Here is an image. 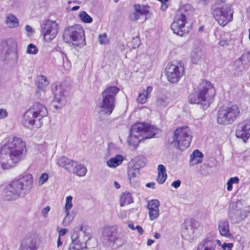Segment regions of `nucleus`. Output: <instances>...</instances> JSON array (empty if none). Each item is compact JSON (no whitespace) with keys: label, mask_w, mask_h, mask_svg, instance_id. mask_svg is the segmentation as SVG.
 <instances>
[{"label":"nucleus","mask_w":250,"mask_h":250,"mask_svg":"<svg viewBox=\"0 0 250 250\" xmlns=\"http://www.w3.org/2000/svg\"><path fill=\"white\" fill-rule=\"evenodd\" d=\"M120 217H121L122 219L125 218L126 217V213L125 211H121L120 214H119Z\"/></svg>","instance_id":"680f3d73"},{"label":"nucleus","mask_w":250,"mask_h":250,"mask_svg":"<svg viewBox=\"0 0 250 250\" xmlns=\"http://www.w3.org/2000/svg\"><path fill=\"white\" fill-rule=\"evenodd\" d=\"M73 197L71 195L67 196L65 198V205L64 207V211H70L73 208L72 203Z\"/></svg>","instance_id":"37998d69"},{"label":"nucleus","mask_w":250,"mask_h":250,"mask_svg":"<svg viewBox=\"0 0 250 250\" xmlns=\"http://www.w3.org/2000/svg\"><path fill=\"white\" fill-rule=\"evenodd\" d=\"M65 216L62 221V225L64 226H68L72 221V218L70 215V211H64Z\"/></svg>","instance_id":"49530a36"},{"label":"nucleus","mask_w":250,"mask_h":250,"mask_svg":"<svg viewBox=\"0 0 250 250\" xmlns=\"http://www.w3.org/2000/svg\"><path fill=\"white\" fill-rule=\"evenodd\" d=\"M8 112L6 109H0V120L6 118L8 116Z\"/></svg>","instance_id":"5fc2aeb1"},{"label":"nucleus","mask_w":250,"mask_h":250,"mask_svg":"<svg viewBox=\"0 0 250 250\" xmlns=\"http://www.w3.org/2000/svg\"><path fill=\"white\" fill-rule=\"evenodd\" d=\"M69 159L63 156L59 157L57 161V164L62 167H65Z\"/></svg>","instance_id":"8fccbe9b"},{"label":"nucleus","mask_w":250,"mask_h":250,"mask_svg":"<svg viewBox=\"0 0 250 250\" xmlns=\"http://www.w3.org/2000/svg\"><path fill=\"white\" fill-rule=\"evenodd\" d=\"M250 62V54L248 53H244L235 62V65L241 71L244 69L245 65Z\"/></svg>","instance_id":"7c9ffc66"},{"label":"nucleus","mask_w":250,"mask_h":250,"mask_svg":"<svg viewBox=\"0 0 250 250\" xmlns=\"http://www.w3.org/2000/svg\"><path fill=\"white\" fill-rule=\"evenodd\" d=\"M240 114V108L237 105H224L218 111L217 123L224 125L231 124L239 117Z\"/></svg>","instance_id":"0eeeda50"},{"label":"nucleus","mask_w":250,"mask_h":250,"mask_svg":"<svg viewBox=\"0 0 250 250\" xmlns=\"http://www.w3.org/2000/svg\"><path fill=\"white\" fill-rule=\"evenodd\" d=\"M192 139V132L189 128L182 126L175 130L171 145L178 149L184 150L189 146Z\"/></svg>","instance_id":"39448f33"},{"label":"nucleus","mask_w":250,"mask_h":250,"mask_svg":"<svg viewBox=\"0 0 250 250\" xmlns=\"http://www.w3.org/2000/svg\"><path fill=\"white\" fill-rule=\"evenodd\" d=\"M202 227L200 224L192 219L186 220L183 225L182 235L187 240H192L201 234Z\"/></svg>","instance_id":"9d476101"},{"label":"nucleus","mask_w":250,"mask_h":250,"mask_svg":"<svg viewBox=\"0 0 250 250\" xmlns=\"http://www.w3.org/2000/svg\"><path fill=\"white\" fill-rule=\"evenodd\" d=\"M136 229H137L138 233L140 234V235H142L143 232H144V230L143 229V228L139 226H137L136 227Z\"/></svg>","instance_id":"052dcab7"},{"label":"nucleus","mask_w":250,"mask_h":250,"mask_svg":"<svg viewBox=\"0 0 250 250\" xmlns=\"http://www.w3.org/2000/svg\"><path fill=\"white\" fill-rule=\"evenodd\" d=\"M115 101L102 97V101L100 105V111L108 115L111 114L115 108Z\"/></svg>","instance_id":"5701e85b"},{"label":"nucleus","mask_w":250,"mask_h":250,"mask_svg":"<svg viewBox=\"0 0 250 250\" xmlns=\"http://www.w3.org/2000/svg\"><path fill=\"white\" fill-rule=\"evenodd\" d=\"M128 227L129 229H131L132 230H135L136 229V228H135L134 225L133 224H131V223L129 224L128 225Z\"/></svg>","instance_id":"338daca9"},{"label":"nucleus","mask_w":250,"mask_h":250,"mask_svg":"<svg viewBox=\"0 0 250 250\" xmlns=\"http://www.w3.org/2000/svg\"><path fill=\"white\" fill-rule=\"evenodd\" d=\"M132 42L135 43L133 46V48H134L138 47L140 44V41L138 38H134L132 39Z\"/></svg>","instance_id":"4d7b16f0"},{"label":"nucleus","mask_w":250,"mask_h":250,"mask_svg":"<svg viewBox=\"0 0 250 250\" xmlns=\"http://www.w3.org/2000/svg\"><path fill=\"white\" fill-rule=\"evenodd\" d=\"M2 43H6L8 46V49L3 55V60L10 64H17L19 55L17 41L10 39L3 42Z\"/></svg>","instance_id":"f8f14e48"},{"label":"nucleus","mask_w":250,"mask_h":250,"mask_svg":"<svg viewBox=\"0 0 250 250\" xmlns=\"http://www.w3.org/2000/svg\"><path fill=\"white\" fill-rule=\"evenodd\" d=\"M48 178L49 175L47 173H42L39 177L38 182V185L39 186L43 185L48 181Z\"/></svg>","instance_id":"a18cd8bd"},{"label":"nucleus","mask_w":250,"mask_h":250,"mask_svg":"<svg viewBox=\"0 0 250 250\" xmlns=\"http://www.w3.org/2000/svg\"><path fill=\"white\" fill-rule=\"evenodd\" d=\"M165 70L167 80L171 83L178 82L184 72L183 65L176 62L169 63L167 65Z\"/></svg>","instance_id":"9b49d317"},{"label":"nucleus","mask_w":250,"mask_h":250,"mask_svg":"<svg viewBox=\"0 0 250 250\" xmlns=\"http://www.w3.org/2000/svg\"><path fill=\"white\" fill-rule=\"evenodd\" d=\"M124 160V157L120 154L110 158L106 162V165L110 168H116L121 165Z\"/></svg>","instance_id":"473e14b6"},{"label":"nucleus","mask_w":250,"mask_h":250,"mask_svg":"<svg viewBox=\"0 0 250 250\" xmlns=\"http://www.w3.org/2000/svg\"><path fill=\"white\" fill-rule=\"evenodd\" d=\"M68 232V229H62L60 230L59 231V236L61 237V236H64L67 232Z\"/></svg>","instance_id":"13d9d810"},{"label":"nucleus","mask_w":250,"mask_h":250,"mask_svg":"<svg viewBox=\"0 0 250 250\" xmlns=\"http://www.w3.org/2000/svg\"><path fill=\"white\" fill-rule=\"evenodd\" d=\"M114 185L115 186V187L117 188V189H119L120 188V185H119V184L118 183H117V182H114Z\"/></svg>","instance_id":"774afa93"},{"label":"nucleus","mask_w":250,"mask_h":250,"mask_svg":"<svg viewBox=\"0 0 250 250\" xmlns=\"http://www.w3.org/2000/svg\"><path fill=\"white\" fill-rule=\"evenodd\" d=\"M215 90L212 83L207 81L201 82L194 92L190 94L189 102L192 104H201L208 107L213 102Z\"/></svg>","instance_id":"7ed1b4c3"},{"label":"nucleus","mask_w":250,"mask_h":250,"mask_svg":"<svg viewBox=\"0 0 250 250\" xmlns=\"http://www.w3.org/2000/svg\"><path fill=\"white\" fill-rule=\"evenodd\" d=\"M240 180L238 177H234L230 178L227 183V189L229 191L232 190V185L237 184L239 183Z\"/></svg>","instance_id":"c03bdc74"},{"label":"nucleus","mask_w":250,"mask_h":250,"mask_svg":"<svg viewBox=\"0 0 250 250\" xmlns=\"http://www.w3.org/2000/svg\"><path fill=\"white\" fill-rule=\"evenodd\" d=\"M33 185L32 175L24 174L15 179L5 187L2 196L7 201H14L19 197H24L31 191Z\"/></svg>","instance_id":"f257e3e1"},{"label":"nucleus","mask_w":250,"mask_h":250,"mask_svg":"<svg viewBox=\"0 0 250 250\" xmlns=\"http://www.w3.org/2000/svg\"><path fill=\"white\" fill-rule=\"evenodd\" d=\"M219 246L222 247L223 250H231L233 245L232 243H224L223 244L221 243V245Z\"/></svg>","instance_id":"864d4df0"},{"label":"nucleus","mask_w":250,"mask_h":250,"mask_svg":"<svg viewBox=\"0 0 250 250\" xmlns=\"http://www.w3.org/2000/svg\"><path fill=\"white\" fill-rule=\"evenodd\" d=\"M79 17L81 21L85 23H91L93 19L85 11H81L79 14Z\"/></svg>","instance_id":"a19ab883"},{"label":"nucleus","mask_w":250,"mask_h":250,"mask_svg":"<svg viewBox=\"0 0 250 250\" xmlns=\"http://www.w3.org/2000/svg\"><path fill=\"white\" fill-rule=\"evenodd\" d=\"M218 229L220 234L226 237H229L231 235L229 230V222L226 220H221L218 225Z\"/></svg>","instance_id":"72a5a7b5"},{"label":"nucleus","mask_w":250,"mask_h":250,"mask_svg":"<svg viewBox=\"0 0 250 250\" xmlns=\"http://www.w3.org/2000/svg\"><path fill=\"white\" fill-rule=\"evenodd\" d=\"M159 132L158 128L147 123H136L131 128L128 144L135 149L142 140L154 137Z\"/></svg>","instance_id":"f03ea898"},{"label":"nucleus","mask_w":250,"mask_h":250,"mask_svg":"<svg viewBox=\"0 0 250 250\" xmlns=\"http://www.w3.org/2000/svg\"><path fill=\"white\" fill-rule=\"evenodd\" d=\"M53 103L56 108H60L64 105L67 102L68 92L66 87L63 84L56 85L53 88Z\"/></svg>","instance_id":"dca6fc26"},{"label":"nucleus","mask_w":250,"mask_h":250,"mask_svg":"<svg viewBox=\"0 0 250 250\" xmlns=\"http://www.w3.org/2000/svg\"><path fill=\"white\" fill-rule=\"evenodd\" d=\"M47 115L46 107L42 104L34 103L24 113L21 123L25 127L31 128L38 121Z\"/></svg>","instance_id":"20e7f679"},{"label":"nucleus","mask_w":250,"mask_h":250,"mask_svg":"<svg viewBox=\"0 0 250 250\" xmlns=\"http://www.w3.org/2000/svg\"><path fill=\"white\" fill-rule=\"evenodd\" d=\"M187 23L186 15L178 12L171 25V30L174 34L182 36L189 32L188 28L186 26Z\"/></svg>","instance_id":"ddd939ff"},{"label":"nucleus","mask_w":250,"mask_h":250,"mask_svg":"<svg viewBox=\"0 0 250 250\" xmlns=\"http://www.w3.org/2000/svg\"><path fill=\"white\" fill-rule=\"evenodd\" d=\"M203 154L198 150H194L190 156V165L195 166L202 162Z\"/></svg>","instance_id":"f704fd0d"},{"label":"nucleus","mask_w":250,"mask_h":250,"mask_svg":"<svg viewBox=\"0 0 250 250\" xmlns=\"http://www.w3.org/2000/svg\"><path fill=\"white\" fill-rule=\"evenodd\" d=\"M63 39L65 42L71 43L75 47L82 48L86 45L84 30L79 25L65 29Z\"/></svg>","instance_id":"423d86ee"},{"label":"nucleus","mask_w":250,"mask_h":250,"mask_svg":"<svg viewBox=\"0 0 250 250\" xmlns=\"http://www.w3.org/2000/svg\"><path fill=\"white\" fill-rule=\"evenodd\" d=\"M231 42V37L229 33H225L221 36L219 45L222 46H228Z\"/></svg>","instance_id":"79ce46f5"},{"label":"nucleus","mask_w":250,"mask_h":250,"mask_svg":"<svg viewBox=\"0 0 250 250\" xmlns=\"http://www.w3.org/2000/svg\"><path fill=\"white\" fill-rule=\"evenodd\" d=\"M87 172V169L86 167L83 164H79L77 163L75 166V169L73 173L77 175L82 177L86 175Z\"/></svg>","instance_id":"4c0bfd02"},{"label":"nucleus","mask_w":250,"mask_h":250,"mask_svg":"<svg viewBox=\"0 0 250 250\" xmlns=\"http://www.w3.org/2000/svg\"><path fill=\"white\" fill-rule=\"evenodd\" d=\"M169 103V99L165 96H162L157 98L156 106L159 108H163L167 107Z\"/></svg>","instance_id":"58836bf2"},{"label":"nucleus","mask_w":250,"mask_h":250,"mask_svg":"<svg viewBox=\"0 0 250 250\" xmlns=\"http://www.w3.org/2000/svg\"><path fill=\"white\" fill-rule=\"evenodd\" d=\"M48 83L49 82L46 77L41 75L38 77L37 86L38 88L44 90L48 86Z\"/></svg>","instance_id":"e433bc0d"},{"label":"nucleus","mask_w":250,"mask_h":250,"mask_svg":"<svg viewBox=\"0 0 250 250\" xmlns=\"http://www.w3.org/2000/svg\"><path fill=\"white\" fill-rule=\"evenodd\" d=\"M158 176L157 181L160 184H163L167 178L166 168L163 165H159L157 168Z\"/></svg>","instance_id":"c9c22d12"},{"label":"nucleus","mask_w":250,"mask_h":250,"mask_svg":"<svg viewBox=\"0 0 250 250\" xmlns=\"http://www.w3.org/2000/svg\"><path fill=\"white\" fill-rule=\"evenodd\" d=\"M62 245V242L61 240V237H58L57 240V247H59Z\"/></svg>","instance_id":"69168bd1"},{"label":"nucleus","mask_w":250,"mask_h":250,"mask_svg":"<svg viewBox=\"0 0 250 250\" xmlns=\"http://www.w3.org/2000/svg\"><path fill=\"white\" fill-rule=\"evenodd\" d=\"M39 246V239L34 234L26 236L22 241L20 250H37Z\"/></svg>","instance_id":"6ab92c4d"},{"label":"nucleus","mask_w":250,"mask_h":250,"mask_svg":"<svg viewBox=\"0 0 250 250\" xmlns=\"http://www.w3.org/2000/svg\"><path fill=\"white\" fill-rule=\"evenodd\" d=\"M71 239L68 250H81L86 247L85 244L81 241L79 237L73 235Z\"/></svg>","instance_id":"c756f323"},{"label":"nucleus","mask_w":250,"mask_h":250,"mask_svg":"<svg viewBox=\"0 0 250 250\" xmlns=\"http://www.w3.org/2000/svg\"><path fill=\"white\" fill-rule=\"evenodd\" d=\"M119 91V89L117 86H109L103 92L102 96L115 101V96Z\"/></svg>","instance_id":"2f4dec72"},{"label":"nucleus","mask_w":250,"mask_h":250,"mask_svg":"<svg viewBox=\"0 0 250 250\" xmlns=\"http://www.w3.org/2000/svg\"><path fill=\"white\" fill-rule=\"evenodd\" d=\"M203 56V47L199 43L194 44L190 54L191 61L194 63H197Z\"/></svg>","instance_id":"393cba45"},{"label":"nucleus","mask_w":250,"mask_h":250,"mask_svg":"<svg viewBox=\"0 0 250 250\" xmlns=\"http://www.w3.org/2000/svg\"><path fill=\"white\" fill-rule=\"evenodd\" d=\"M116 229V226H107L103 229L101 232V241L104 245L109 246L113 244L117 246H121L126 241L125 235L122 234L114 235Z\"/></svg>","instance_id":"6e6552de"},{"label":"nucleus","mask_w":250,"mask_h":250,"mask_svg":"<svg viewBox=\"0 0 250 250\" xmlns=\"http://www.w3.org/2000/svg\"><path fill=\"white\" fill-rule=\"evenodd\" d=\"M139 169L134 167H132L128 165L127 169L128 178L130 183L133 186H137L139 181L138 175L139 174Z\"/></svg>","instance_id":"a878e982"},{"label":"nucleus","mask_w":250,"mask_h":250,"mask_svg":"<svg viewBox=\"0 0 250 250\" xmlns=\"http://www.w3.org/2000/svg\"><path fill=\"white\" fill-rule=\"evenodd\" d=\"M50 210V207L49 206H46L42 209V213L44 217L47 216L48 213Z\"/></svg>","instance_id":"6e6d98bb"},{"label":"nucleus","mask_w":250,"mask_h":250,"mask_svg":"<svg viewBox=\"0 0 250 250\" xmlns=\"http://www.w3.org/2000/svg\"><path fill=\"white\" fill-rule=\"evenodd\" d=\"M153 87L151 86H148L146 89H143L139 91L136 101L138 104H145L146 103L147 99L150 97L152 91Z\"/></svg>","instance_id":"cd10ccee"},{"label":"nucleus","mask_w":250,"mask_h":250,"mask_svg":"<svg viewBox=\"0 0 250 250\" xmlns=\"http://www.w3.org/2000/svg\"><path fill=\"white\" fill-rule=\"evenodd\" d=\"M132 202H133V199L131 194L128 192L124 193L120 199V206L123 207Z\"/></svg>","instance_id":"ea45409f"},{"label":"nucleus","mask_w":250,"mask_h":250,"mask_svg":"<svg viewBox=\"0 0 250 250\" xmlns=\"http://www.w3.org/2000/svg\"><path fill=\"white\" fill-rule=\"evenodd\" d=\"M180 185H181V181L179 180H178L177 181H174L173 182H172L171 186L173 188H179L180 187Z\"/></svg>","instance_id":"bf43d9fd"},{"label":"nucleus","mask_w":250,"mask_h":250,"mask_svg":"<svg viewBox=\"0 0 250 250\" xmlns=\"http://www.w3.org/2000/svg\"><path fill=\"white\" fill-rule=\"evenodd\" d=\"M25 30L27 32V35L28 37L31 36L34 33L35 31L33 28L29 25H27L25 27Z\"/></svg>","instance_id":"603ef678"},{"label":"nucleus","mask_w":250,"mask_h":250,"mask_svg":"<svg viewBox=\"0 0 250 250\" xmlns=\"http://www.w3.org/2000/svg\"><path fill=\"white\" fill-rule=\"evenodd\" d=\"M236 136L246 142L250 137V119L240 123L237 127Z\"/></svg>","instance_id":"aec40b11"},{"label":"nucleus","mask_w":250,"mask_h":250,"mask_svg":"<svg viewBox=\"0 0 250 250\" xmlns=\"http://www.w3.org/2000/svg\"><path fill=\"white\" fill-rule=\"evenodd\" d=\"M3 145L8 147V150H10L11 153L17 159L18 156L26 151L25 144L19 138L14 137Z\"/></svg>","instance_id":"f3484780"},{"label":"nucleus","mask_w":250,"mask_h":250,"mask_svg":"<svg viewBox=\"0 0 250 250\" xmlns=\"http://www.w3.org/2000/svg\"><path fill=\"white\" fill-rule=\"evenodd\" d=\"M4 23L10 29L17 28L20 26V21L13 14L9 13L5 16Z\"/></svg>","instance_id":"c85d7f7f"},{"label":"nucleus","mask_w":250,"mask_h":250,"mask_svg":"<svg viewBox=\"0 0 250 250\" xmlns=\"http://www.w3.org/2000/svg\"><path fill=\"white\" fill-rule=\"evenodd\" d=\"M99 41L101 44H105L107 43L108 40L107 35L105 34L100 35L99 36Z\"/></svg>","instance_id":"3c124183"},{"label":"nucleus","mask_w":250,"mask_h":250,"mask_svg":"<svg viewBox=\"0 0 250 250\" xmlns=\"http://www.w3.org/2000/svg\"><path fill=\"white\" fill-rule=\"evenodd\" d=\"M160 203L157 199H152L147 202L149 218L151 221L156 220L160 215Z\"/></svg>","instance_id":"4be33fe9"},{"label":"nucleus","mask_w":250,"mask_h":250,"mask_svg":"<svg viewBox=\"0 0 250 250\" xmlns=\"http://www.w3.org/2000/svg\"><path fill=\"white\" fill-rule=\"evenodd\" d=\"M135 13L130 16L132 21L137 20L141 15L146 16L149 11V7L147 5L135 4L134 6Z\"/></svg>","instance_id":"b1692460"},{"label":"nucleus","mask_w":250,"mask_h":250,"mask_svg":"<svg viewBox=\"0 0 250 250\" xmlns=\"http://www.w3.org/2000/svg\"><path fill=\"white\" fill-rule=\"evenodd\" d=\"M38 52V49L36 46L32 44H29L27 48L26 53L28 54L35 55Z\"/></svg>","instance_id":"09e8293b"},{"label":"nucleus","mask_w":250,"mask_h":250,"mask_svg":"<svg viewBox=\"0 0 250 250\" xmlns=\"http://www.w3.org/2000/svg\"><path fill=\"white\" fill-rule=\"evenodd\" d=\"M230 208V215H234L239 220L246 218L250 212V206H244L240 201L232 203Z\"/></svg>","instance_id":"a211bd4d"},{"label":"nucleus","mask_w":250,"mask_h":250,"mask_svg":"<svg viewBox=\"0 0 250 250\" xmlns=\"http://www.w3.org/2000/svg\"><path fill=\"white\" fill-rule=\"evenodd\" d=\"M217 244L221 245L220 240L211 237H207L199 243L197 250H215Z\"/></svg>","instance_id":"412c9836"},{"label":"nucleus","mask_w":250,"mask_h":250,"mask_svg":"<svg viewBox=\"0 0 250 250\" xmlns=\"http://www.w3.org/2000/svg\"><path fill=\"white\" fill-rule=\"evenodd\" d=\"M77 163L70 159L68 161L67 165H66L64 168L70 172L73 173L75 169V166Z\"/></svg>","instance_id":"de8ad7c7"},{"label":"nucleus","mask_w":250,"mask_h":250,"mask_svg":"<svg viewBox=\"0 0 250 250\" xmlns=\"http://www.w3.org/2000/svg\"><path fill=\"white\" fill-rule=\"evenodd\" d=\"M154 186H155V183L151 182V183H148L146 185V187L154 188Z\"/></svg>","instance_id":"e2e57ef3"},{"label":"nucleus","mask_w":250,"mask_h":250,"mask_svg":"<svg viewBox=\"0 0 250 250\" xmlns=\"http://www.w3.org/2000/svg\"><path fill=\"white\" fill-rule=\"evenodd\" d=\"M147 163L146 158L143 155H138L133 158L128 163L132 167L140 169L145 167Z\"/></svg>","instance_id":"bb28decb"},{"label":"nucleus","mask_w":250,"mask_h":250,"mask_svg":"<svg viewBox=\"0 0 250 250\" xmlns=\"http://www.w3.org/2000/svg\"><path fill=\"white\" fill-rule=\"evenodd\" d=\"M154 241L153 240L149 239L147 241V245L148 246H151L152 244H153Z\"/></svg>","instance_id":"0e129e2a"},{"label":"nucleus","mask_w":250,"mask_h":250,"mask_svg":"<svg viewBox=\"0 0 250 250\" xmlns=\"http://www.w3.org/2000/svg\"><path fill=\"white\" fill-rule=\"evenodd\" d=\"M18 159L15 157L8 147L2 145L0 148V167L3 169H9L13 167L17 162Z\"/></svg>","instance_id":"2eb2a0df"},{"label":"nucleus","mask_w":250,"mask_h":250,"mask_svg":"<svg viewBox=\"0 0 250 250\" xmlns=\"http://www.w3.org/2000/svg\"><path fill=\"white\" fill-rule=\"evenodd\" d=\"M213 16L217 23L222 27H225L233 20V10L229 4H226L213 9Z\"/></svg>","instance_id":"1a4fd4ad"},{"label":"nucleus","mask_w":250,"mask_h":250,"mask_svg":"<svg viewBox=\"0 0 250 250\" xmlns=\"http://www.w3.org/2000/svg\"><path fill=\"white\" fill-rule=\"evenodd\" d=\"M59 24L55 20H47L42 25V34L43 40L47 42H52L57 36Z\"/></svg>","instance_id":"4468645a"}]
</instances>
